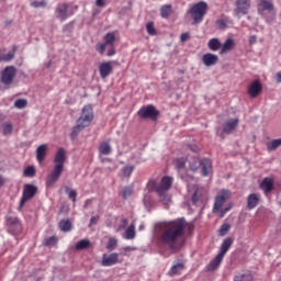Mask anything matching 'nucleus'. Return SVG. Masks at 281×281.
<instances>
[{
  "mask_svg": "<svg viewBox=\"0 0 281 281\" xmlns=\"http://www.w3.org/2000/svg\"><path fill=\"white\" fill-rule=\"evenodd\" d=\"M160 229L161 245H166L171 251H180L186 245V233L192 234L194 226L182 217L164 223Z\"/></svg>",
  "mask_w": 281,
  "mask_h": 281,
  "instance_id": "obj_1",
  "label": "nucleus"
},
{
  "mask_svg": "<svg viewBox=\"0 0 281 281\" xmlns=\"http://www.w3.org/2000/svg\"><path fill=\"white\" fill-rule=\"evenodd\" d=\"M65 161H67V151L65 148H59L53 159L54 167L46 177L45 183L47 189L54 188L60 180V177H63V172H65Z\"/></svg>",
  "mask_w": 281,
  "mask_h": 281,
  "instance_id": "obj_2",
  "label": "nucleus"
},
{
  "mask_svg": "<svg viewBox=\"0 0 281 281\" xmlns=\"http://www.w3.org/2000/svg\"><path fill=\"white\" fill-rule=\"evenodd\" d=\"M93 122V108L91 105H85L80 117L77 120V124L72 127L70 138L76 139L85 128L91 126Z\"/></svg>",
  "mask_w": 281,
  "mask_h": 281,
  "instance_id": "obj_3",
  "label": "nucleus"
},
{
  "mask_svg": "<svg viewBox=\"0 0 281 281\" xmlns=\"http://www.w3.org/2000/svg\"><path fill=\"white\" fill-rule=\"evenodd\" d=\"M172 188V178L171 177H164L161 179L160 184L155 187V192L159 196L161 203L168 205L170 203V194H168V190Z\"/></svg>",
  "mask_w": 281,
  "mask_h": 281,
  "instance_id": "obj_4",
  "label": "nucleus"
},
{
  "mask_svg": "<svg viewBox=\"0 0 281 281\" xmlns=\"http://www.w3.org/2000/svg\"><path fill=\"white\" fill-rule=\"evenodd\" d=\"M189 14H191L193 19V23L199 24L203 21V18L207 14V3L201 1L193 4L189 9Z\"/></svg>",
  "mask_w": 281,
  "mask_h": 281,
  "instance_id": "obj_5",
  "label": "nucleus"
},
{
  "mask_svg": "<svg viewBox=\"0 0 281 281\" xmlns=\"http://www.w3.org/2000/svg\"><path fill=\"white\" fill-rule=\"evenodd\" d=\"M257 10L261 16H265V12H270L272 14L271 18L266 19L268 23H271L276 18V7L273 5V2L269 0H260L257 5Z\"/></svg>",
  "mask_w": 281,
  "mask_h": 281,
  "instance_id": "obj_6",
  "label": "nucleus"
},
{
  "mask_svg": "<svg viewBox=\"0 0 281 281\" xmlns=\"http://www.w3.org/2000/svg\"><path fill=\"white\" fill-rule=\"evenodd\" d=\"M15 78H16V67L7 66L1 71L0 82H2V85H4L5 87H10V85L14 82Z\"/></svg>",
  "mask_w": 281,
  "mask_h": 281,
  "instance_id": "obj_7",
  "label": "nucleus"
},
{
  "mask_svg": "<svg viewBox=\"0 0 281 281\" xmlns=\"http://www.w3.org/2000/svg\"><path fill=\"white\" fill-rule=\"evenodd\" d=\"M231 196H232V193L229 192V190H225V189L221 190L215 198L213 213L218 214V212H221V207L225 205V201H227V199H229Z\"/></svg>",
  "mask_w": 281,
  "mask_h": 281,
  "instance_id": "obj_8",
  "label": "nucleus"
},
{
  "mask_svg": "<svg viewBox=\"0 0 281 281\" xmlns=\"http://www.w3.org/2000/svg\"><path fill=\"white\" fill-rule=\"evenodd\" d=\"M137 115L140 120H157L159 117V111L154 105H146L137 112Z\"/></svg>",
  "mask_w": 281,
  "mask_h": 281,
  "instance_id": "obj_9",
  "label": "nucleus"
},
{
  "mask_svg": "<svg viewBox=\"0 0 281 281\" xmlns=\"http://www.w3.org/2000/svg\"><path fill=\"white\" fill-rule=\"evenodd\" d=\"M36 192H38V188H36V186L25 184L23 190V195L20 201V207H23V205H25V203H27L30 199H34V196H36Z\"/></svg>",
  "mask_w": 281,
  "mask_h": 281,
  "instance_id": "obj_10",
  "label": "nucleus"
},
{
  "mask_svg": "<svg viewBox=\"0 0 281 281\" xmlns=\"http://www.w3.org/2000/svg\"><path fill=\"white\" fill-rule=\"evenodd\" d=\"M7 225L9 227V232L16 236V234H21L23 232V226L21 225V221L16 216H7Z\"/></svg>",
  "mask_w": 281,
  "mask_h": 281,
  "instance_id": "obj_11",
  "label": "nucleus"
},
{
  "mask_svg": "<svg viewBox=\"0 0 281 281\" xmlns=\"http://www.w3.org/2000/svg\"><path fill=\"white\" fill-rule=\"evenodd\" d=\"M193 205H203L207 201V191L203 188H196L191 196Z\"/></svg>",
  "mask_w": 281,
  "mask_h": 281,
  "instance_id": "obj_12",
  "label": "nucleus"
},
{
  "mask_svg": "<svg viewBox=\"0 0 281 281\" xmlns=\"http://www.w3.org/2000/svg\"><path fill=\"white\" fill-rule=\"evenodd\" d=\"M235 7V16H238L239 14H248L249 8H251V0H236Z\"/></svg>",
  "mask_w": 281,
  "mask_h": 281,
  "instance_id": "obj_13",
  "label": "nucleus"
},
{
  "mask_svg": "<svg viewBox=\"0 0 281 281\" xmlns=\"http://www.w3.org/2000/svg\"><path fill=\"white\" fill-rule=\"evenodd\" d=\"M276 179L273 177H266L259 184L260 190H262L263 194H271L273 189L276 188Z\"/></svg>",
  "mask_w": 281,
  "mask_h": 281,
  "instance_id": "obj_14",
  "label": "nucleus"
},
{
  "mask_svg": "<svg viewBox=\"0 0 281 281\" xmlns=\"http://www.w3.org/2000/svg\"><path fill=\"white\" fill-rule=\"evenodd\" d=\"M247 93L249 98L252 100L258 98L260 93H262V83H260V80H254L249 86Z\"/></svg>",
  "mask_w": 281,
  "mask_h": 281,
  "instance_id": "obj_15",
  "label": "nucleus"
},
{
  "mask_svg": "<svg viewBox=\"0 0 281 281\" xmlns=\"http://www.w3.org/2000/svg\"><path fill=\"white\" fill-rule=\"evenodd\" d=\"M119 260L120 255L116 252L110 255L103 254L101 265L102 267H113V265H117Z\"/></svg>",
  "mask_w": 281,
  "mask_h": 281,
  "instance_id": "obj_16",
  "label": "nucleus"
},
{
  "mask_svg": "<svg viewBox=\"0 0 281 281\" xmlns=\"http://www.w3.org/2000/svg\"><path fill=\"white\" fill-rule=\"evenodd\" d=\"M67 12H69V3L63 2L57 4L55 13L57 14V19H59V21H66L67 16H69Z\"/></svg>",
  "mask_w": 281,
  "mask_h": 281,
  "instance_id": "obj_17",
  "label": "nucleus"
},
{
  "mask_svg": "<svg viewBox=\"0 0 281 281\" xmlns=\"http://www.w3.org/2000/svg\"><path fill=\"white\" fill-rule=\"evenodd\" d=\"M99 74L102 79L109 78L113 74V61H104L99 66Z\"/></svg>",
  "mask_w": 281,
  "mask_h": 281,
  "instance_id": "obj_18",
  "label": "nucleus"
},
{
  "mask_svg": "<svg viewBox=\"0 0 281 281\" xmlns=\"http://www.w3.org/2000/svg\"><path fill=\"white\" fill-rule=\"evenodd\" d=\"M239 122L240 121L238 119L227 121L223 125V133H225L226 135L234 133V131H236V128L238 127Z\"/></svg>",
  "mask_w": 281,
  "mask_h": 281,
  "instance_id": "obj_19",
  "label": "nucleus"
},
{
  "mask_svg": "<svg viewBox=\"0 0 281 281\" xmlns=\"http://www.w3.org/2000/svg\"><path fill=\"white\" fill-rule=\"evenodd\" d=\"M202 61L205 67H214L218 63V57L215 54L206 53L202 56Z\"/></svg>",
  "mask_w": 281,
  "mask_h": 281,
  "instance_id": "obj_20",
  "label": "nucleus"
},
{
  "mask_svg": "<svg viewBox=\"0 0 281 281\" xmlns=\"http://www.w3.org/2000/svg\"><path fill=\"white\" fill-rule=\"evenodd\" d=\"M258 203H260V195L258 193H250L247 198V209L254 210L258 207Z\"/></svg>",
  "mask_w": 281,
  "mask_h": 281,
  "instance_id": "obj_21",
  "label": "nucleus"
},
{
  "mask_svg": "<svg viewBox=\"0 0 281 281\" xmlns=\"http://www.w3.org/2000/svg\"><path fill=\"white\" fill-rule=\"evenodd\" d=\"M234 47H236V42L234 41V38L232 37L227 38L224 42V44H222V48L220 50L221 56H223V54H228V52H232Z\"/></svg>",
  "mask_w": 281,
  "mask_h": 281,
  "instance_id": "obj_22",
  "label": "nucleus"
},
{
  "mask_svg": "<svg viewBox=\"0 0 281 281\" xmlns=\"http://www.w3.org/2000/svg\"><path fill=\"white\" fill-rule=\"evenodd\" d=\"M232 245H234V238H232V237L225 238L221 245V250L218 254L221 256L225 257V254H227V251H229V247H232Z\"/></svg>",
  "mask_w": 281,
  "mask_h": 281,
  "instance_id": "obj_23",
  "label": "nucleus"
},
{
  "mask_svg": "<svg viewBox=\"0 0 281 281\" xmlns=\"http://www.w3.org/2000/svg\"><path fill=\"white\" fill-rule=\"evenodd\" d=\"M224 258L223 255L217 254V256L209 263L207 271H216V269L221 267Z\"/></svg>",
  "mask_w": 281,
  "mask_h": 281,
  "instance_id": "obj_24",
  "label": "nucleus"
},
{
  "mask_svg": "<svg viewBox=\"0 0 281 281\" xmlns=\"http://www.w3.org/2000/svg\"><path fill=\"white\" fill-rule=\"evenodd\" d=\"M47 156V145H41L36 149V159L40 164L45 161V157Z\"/></svg>",
  "mask_w": 281,
  "mask_h": 281,
  "instance_id": "obj_25",
  "label": "nucleus"
},
{
  "mask_svg": "<svg viewBox=\"0 0 281 281\" xmlns=\"http://www.w3.org/2000/svg\"><path fill=\"white\" fill-rule=\"evenodd\" d=\"M188 162H189L190 170H192V172H196V170L201 168L202 160L199 159V157L193 156L188 159Z\"/></svg>",
  "mask_w": 281,
  "mask_h": 281,
  "instance_id": "obj_26",
  "label": "nucleus"
},
{
  "mask_svg": "<svg viewBox=\"0 0 281 281\" xmlns=\"http://www.w3.org/2000/svg\"><path fill=\"white\" fill-rule=\"evenodd\" d=\"M200 167H202L203 177H207L212 172V160L204 158Z\"/></svg>",
  "mask_w": 281,
  "mask_h": 281,
  "instance_id": "obj_27",
  "label": "nucleus"
},
{
  "mask_svg": "<svg viewBox=\"0 0 281 281\" xmlns=\"http://www.w3.org/2000/svg\"><path fill=\"white\" fill-rule=\"evenodd\" d=\"M207 47L211 52H218V49H222L221 40L213 37L209 41Z\"/></svg>",
  "mask_w": 281,
  "mask_h": 281,
  "instance_id": "obj_28",
  "label": "nucleus"
},
{
  "mask_svg": "<svg viewBox=\"0 0 281 281\" xmlns=\"http://www.w3.org/2000/svg\"><path fill=\"white\" fill-rule=\"evenodd\" d=\"M280 146H281V138L272 139L267 143V150L269 153H271V151L276 150L277 148H280Z\"/></svg>",
  "mask_w": 281,
  "mask_h": 281,
  "instance_id": "obj_29",
  "label": "nucleus"
},
{
  "mask_svg": "<svg viewBox=\"0 0 281 281\" xmlns=\"http://www.w3.org/2000/svg\"><path fill=\"white\" fill-rule=\"evenodd\" d=\"M172 14V5L171 4H165L160 8V16L162 19H168Z\"/></svg>",
  "mask_w": 281,
  "mask_h": 281,
  "instance_id": "obj_30",
  "label": "nucleus"
},
{
  "mask_svg": "<svg viewBox=\"0 0 281 281\" xmlns=\"http://www.w3.org/2000/svg\"><path fill=\"white\" fill-rule=\"evenodd\" d=\"M183 269H186V266L183 263H177L172 266L171 269L169 270V276H179V273H181Z\"/></svg>",
  "mask_w": 281,
  "mask_h": 281,
  "instance_id": "obj_31",
  "label": "nucleus"
},
{
  "mask_svg": "<svg viewBox=\"0 0 281 281\" xmlns=\"http://www.w3.org/2000/svg\"><path fill=\"white\" fill-rule=\"evenodd\" d=\"M187 161H188V159L182 157V158L173 159L172 164H173L176 170H183V168H186Z\"/></svg>",
  "mask_w": 281,
  "mask_h": 281,
  "instance_id": "obj_32",
  "label": "nucleus"
},
{
  "mask_svg": "<svg viewBox=\"0 0 281 281\" xmlns=\"http://www.w3.org/2000/svg\"><path fill=\"white\" fill-rule=\"evenodd\" d=\"M103 40L105 41L104 42L105 45H108L109 47L110 46H114L115 45V41H116L115 33L110 32V33L105 34Z\"/></svg>",
  "mask_w": 281,
  "mask_h": 281,
  "instance_id": "obj_33",
  "label": "nucleus"
},
{
  "mask_svg": "<svg viewBox=\"0 0 281 281\" xmlns=\"http://www.w3.org/2000/svg\"><path fill=\"white\" fill-rule=\"evenodd\" d=\"M89 247H91V241H89L88 239H81L76 244L75 249L77 251H82V249H89Z\"/></svg>",
  "mask_w": 281,
  "mask_h": 281,
  "instance_id": "obj_34",
  "label": "nucleus"
},
{
  "mask_svg": "<svg viewBox=\"0 0 281 281\" xmlns=\"http://www.w3.org/2000/svg\"><path fill=\"white\" fill-rule=\"evenodd\" d=\"M59 229L61 232H71V221H69V220H61L59 222Z\"/></svg>",
  "mask_w": 281,
  "mask_h": 281,
  "instance_id": "obj_35",
  "label": "nucleus"
},
{
  "mask_svg": "<svg viewBox=\"0 0 281 281\" xmlns=\"http://www.w3.org/2000/svg\"><path fill=\"white\" fill-rule=\"evenodd\" d=\"M99 151L101 155H111V145L109 143H101Z\"/></svg>",
  "mask_w": 281,
  "mask_h": 281,
  "instance_id": "obj_36",
  "label": "nucleus"
},
{
  "mask_svg": "<svg viewBox=\"0 0 281 281\" xmlns=\"http://www.w3.org/2000/svg\"><path fill=\"white\" fill-rule=\"evenodd\" d=\"M126 240H133L135 238V224H131V226L125 232Z\"/></svg>",
  "mask_w": 281,
  "mask_h": 281,
  "instance_id": "obj_37",
  "label": "nucleus"
},
{
  "mask_svg": "<svg viewBox=\"0 0 281 281\" xmlns=\"http://www.w3.org/2000/svg\"><path fill=\"white\" fill-rule=\"evenodd\" d=\"M58 243V237L56 236H50L48 238L44 239V247H54V245H56Z\"/></svg>",
  "mask_w": 281,
  "mask_h": 281,
  "instance_id": "obj_38",
  "label": "nucleus"
},
{
  "mask_svg": "<svg viewBox=\"0 0 281 281\" xmlns=\"http://www.w3.org/2000/svg\"><path fill=\"white\" fill-rule=\"evenodd\" d=\"M12 131H14V125L12 123H4L2 125V135H12Z\"/></svg>",
  "mask_w": 281,
  "mask_h": 281,
  "instance_id": "obj_39",
  "label": "nucleus"
},
{
  "mask_svg": "<svg viewBox=\"0 0 281 281\" xmlns=\"http://www.w3.org/2000/svg\"><path fill=\"white\" fill-rule=\"evenodd\" d=\"M65 192L68 195V199H71L72 203H76V196H78V191L66 187Z\"/></svg>",
  "mask_w": 281,
  "mask_h": 281,
  "instance_id": "obj_40",
  "label": "nucleus"
},
{
  "mask_svg": "<svg viewBox=\"0 0 281 281\" xmlns=\"http://www.w3.org/2000/svg\"><path fill=\"white\" fill-rule=\"evenodd\" d=\"M146 31L149 36H157V30L155 29V23L154 22H148L146 24Z\"/></svg>",
  "mask_w": 281,
  "mask_h": 281,
  "instance_id": "obj_41",
  "label": "nucleus"
},
{
  "mask_svg": "<svg viewBox=\"0 0 281 281\" xmlns=\"http://www.w3.org/2000/svg\"><path fill=\"white\" fill-rule=\"evenodd\" d=\"M23 175L25 177H36V168H34V166H29L24 169Z\"/></svg>",
  "mask_w": 281,
  "mask_h": 281,
  "instance_id": "obj_42",
  "label": "nucleus"
},
{
  "mask_svg": "<svg viewBox=\"0 0 281 281\" xmlns=\"http://www.w3.org/2000/svg\"><path fill=\"white\" fill-rule=\"evenodd\" d=\"M229 23V20L226 19H220L216 21V25L218 30H227V24Z\"/></svg>",
  "mask_w": 281,
  "mask_h": 281,
  "instance_id": "obj_43",
  "label": "nucleus"
},
{
  "mask_svg": "<svg viewBox=\"0 0 281 281\" xmlns=\"http://www.w3.org/2000/svg\"><path fill=\"white\" fill-rule=\"evenodd\" d=\"M115 247H117V239L115 237H112L108 241L106 249H109V251H113Z\"/></svg>",
  "mask_w": 281,
  "mask_h": 281,
  "instance_id": "obj_44",
  "label": "nucleus"
},
{
  "mask_svg": "<svg viewBox=\"0 0 281 281\" xmlns=\"http://www.w3.org/2000/svg\"><path fill=\"white\" fill-rule=\"evenodd\" d=\"M14 54H16V46H13V49L3 56V60L9 63V60H12L14 58Z\"/></svg>",
  "mask_w": 281,
  "mask_h": 281,
  "instance_id": "obj_45",
  "label": "nucleus"
},
{
  "mask_svg": "<svg viewBox=\"0 0 281 281\" xmlns=\"http://www.w3.org/2000/svg\"><path fill=\"white\" fill-rule=\"evenodd\" d=\"M14 106L15 109H25V106H27V101L25 99H18L14 102Z\"/></svg>",
  "mask_w": 281,
  "mask_h": 281,
  "instance_id": "obj_46",
  "label": "nucleus"
},
{
  "mask_svg": "<svg viewBox=\"0 0 281 281\" xmlns=\"http://www.w3.org/2000/svg\"><path fill=\"white\" fill-rule=\"evenodd\" d=\"M133 194V188L131 187H125L123 188V190L121 191V195L123 196V199H127L128 196H131Z\"/></svg>",
  "mask_w": 281,
  "mask_h": 281,
  "instance_id": "obj_47",
  "label": "nucleus"
},
{
  "mask_svg": "<svg viewBox=\"0 0 281 281\" xmlns=\"http://www.w3.org/2000/svg\"><path fill=\"white\" fill-rule=\"evenodd\" d=\"M232 228V225L225 223L220 228V236H227V232Z\"/></svg>",
  "mask_w": 281,
  "mask_h": 281,
  "instance_id": "obj_48",
  "label": "nucleus"
},
{
  "mask_svg": "<svg viewBox=\"0 0 281 281\" xmlns=\"http://www.w3.org/2000/svg\"><path fill=\"white\" fill-rule=\"evenodd\" d=\"M32 8H45L47 2L45 0H34L31 2Z\"/></svg>",
  "mask_w": 281,
  "mask_h": 281,
  "instance_id": "obj_49",
  "label": "nucleus"
},
{
  "mask_svg": "<svg viewBox=\"0 0 281 281\" xmlns=\"http://www.w3.org/2000/svg\"><path fill=\"white\" fill-rule=\"evenodd\" d=\"M133 170H135V166H126L122 169V172L125 177H131L133 175Z\"/></svg>",
  "mask_w": 281,
  "mask_h": 281,
  "instance_id": "obj_50",
  "label": "nucleus"
},
{
  "mask_svg": "<svg viewBox=\"0 0 281 281\" xmlns=\"http://www.w3.org/2000/svg\"><path fill=\"white\" fill-rule=\"evenodd\" d=\"M106 47L109 46L105 44V42L95 45V49L99 52V54H101V56L104 55V52H106Z\"/></svg>",
  "mask_w": 281,
  "mask_h": 281,
  "instance_id": "obj_51",
  "label": "nucleus"
},
{
  "mask_svg": "<svg viewBox=\"0 0 281 281\" xmlns=\"http://www.w3.org/2000/svg\"><path fill=\"white\" fill-rule=\"evenodd\" d=\"M98 221H100V216H92L90 218V224H89V227H91L92 225H98Z\"/></svg>",
  "mask_w": 281,
  "mask_h": 281,
  "instance_id": "obj_52",
  "label": "nucleus"
},
{
  "mask_svg": "<svg viewBox=\"0 0 281 281\" xmlns=\"http://www.w3.org/2000/svg\"><path fill=\"white\" fill-rule=\"evenodd\" d=\"M106 56H109V57L115 56V45L114 46H110V49L108 50Z\"/></svg>",
  "mask_w": 281,
  "mask_h": 281,
  "instance_id": "obj_53",
  "label": "nucleus"
},
{
  "mask_svg": "<svg viewBox=\"0 0 281 281\" xmlns=\"http://www.w3.org/2000/svg\"><path fill=\"white\" fill-rule=\"evenodd\" d=\"M189 150L192 153H199L200 148L196 145H188Z\"/></svg>",
  "mask_w": 281,
  "mask_h": 281,
  "instance_id": "obj_54",
  "label": "nucleus"
},
{
  "mask_svg": "<svg viewBox=\"0 0 281 281\" xmlns=\"http://www.w3.org/2000/svg\"><path fill=\"white\" fill-rule=\"evenodd\" d=\"M189 38H190V34L183 33V34L181 35V37H180V41H181L182 43H186V41H188Z\"/></svg>",
  "mask_w": 281,
  "mask_h": 281,
  "instance_id": "obj_55",
  "label": "nucleus"
},
{
  "mask_svg": "<svg viewBox=\"0 0 281 281\" xmlns=\"http://www.w3.org/2000/svg\"><path fill=\"white\" fill-rule=\"evenodd\" d=\"M251 280H254V277H251V273L244 274V280L243 281H251Z\"/></svg>",
  "mask_w": 281,
  "mask_h": 281,
  "instance_id": "obj_56",
  "label": "nucleus"
},
{
  "mask_svg": "<svg viewBox=\"0 0 281 281\" xmlns=\"http://www.w3.org/2000/svg\"><path fill=\"white\" fill-rule=\"evenodd\" d=\"M251 280H254V277H251V273L244 274V280L243 281H251Z\"/></svg>",
  "mask_w": 281,
  "mask_h": 281,
  "instance_id": "obj_57",
  "label": "nucleus"
},
{
  "mask_svg": "<svg viewBox=\"0 0 281 281\" xmlns=\"http://www.w3.org/2000/svg\"><path fill=\"white\" fill-rule=\"evenodd\" d=\"M95 5H97L98 8H104V0H97V1H95Z\"/></svg>",
  "mask_w": 281,
  "mask_h": 281,
  "instance_id": "obj_58",
  "label": "nucleus"
},
{
  "mask_svg": "<svg viewBox=\"0 0 281 281\" xmlns=\"http://www.w3.org/2000/svg\"><path fill=\"white\" fill-rule=\"evenodd\" d=\"M229 210H231V207H226V209L222 210L220 217L223 218V216H225V214H227V212H229Z\"/></svg>",
  "mask_w": 281,
  "mask_h": 281,
  "instance_id": "obj_59",
  "label": "nucleus"
},
{
  "mask_svg": "<svg viewBox=\"0 0 281 281\" xmlns=\"http://www.w3.org/2000/svg\"><path fill=\"white\" fill-rule=\"evenodd\" d=\"M5 178H3V176L0 175V188H3V186H5Z\"/></svg>",
  "mask_w": 281,
  "mask_h": 281,
  "instance_id": "obj_60",
  "label": "nucleus"
},
{
  "mask_svg": "<svg viewBox=\"0 0 281 281\" xmlns=\"http://www.w3.org/2000/svg\"><path fill=\"white\" fill-rule=\"evenodd\" d=\"M244 280V274H237V276H235V279H234V281H243Z\"/></svg>",
  "mask_w": 281,
  "mask_h": 281,
  "instance_id": "obj_61",
  "label": "nucleus"
},
{
  "mask_svg": "<svg viewBox=\"0 0 281 281\" xmlns=\"http://www.w3.org/2000/svg\"><path fill=\"white\" fill-rule=\"evenodd\" d=\"M276 80H277V82H281V71H279V72H277V75H276Z\"/></svg>",
  "mask_w": 281,
  "mask_h": 281,
  "instance_id": "obj_62",
  "label": "nucleus"
},
{
  "mask_svg": "<svg viewBox=\"0 0 281 281\" xmlns=\"http://www.w3.org/2000/svg\"><path fill=\"white\" fill-rule=\"evenodd\" d=\"M249 43L250 45H254V43H256V35L250 36Z\"/></svg>",
  "mask_w": 281,
  "mask_h": 281,
  "instance_id": "obj_63",
  "label": "nucleus"
},
{
  "mask_svg": "<svg viewBox=\"0 0 281 281\" xmlns=\"http://www.w3.org/2000/svg\"><path fill=\"white\" fill-rule=\"evenodd\" d=\"M3 122H5V115L0 114V125L3 124Z\"/></svg>",
  "mask_w": 281,
  "mask_h": 281,
  "instance_id": "obj_64",
  "label": "nucleus"
}]
</instances>
